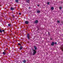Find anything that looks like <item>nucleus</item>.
Here are the masks:
<instances>
[{
	"label": "nucleus",
	"instance_id": "423d86ee",
	"mask_svg": "<svg viewBox=\"0 0 63 63\" xmlns=\"http://www.w3.org/2000/svg\"><path fill=\"white\" fill-rule=\"evenodd\" d=\"M38 22V21L37 20H36L35 22V23H37Z\"/></svg>",
	"mask_w": 63,
	"mask_h": 63
},
{
	"label": "nucleus",
	"instance_id": "dca6fc26",
	"mask_svg": "<svg viewBox=\"0 0 63 63\" xmlns=\"http://www.w3.org/2000/svg\"><path fill=\"white\" fill-rule=\"evenodd\" d=\"M12 16L14 18V17H15V16L14 15H12Z\"/></svg>",
	"mask_w": 63,
	"mask_h": 63
},
{
	"label": "nucleus",
	"instance_id": "393cba45",
	"mask_svg": "<svg viewBox=\"0 0 63 63\" xmlns=\"http://www.w3.org/2000/svg\"><path fill=\"white\" fill-rule=\"evenodd\" d=\"M19 14L20 15H21V13H19Z\"/></svg>",
	"mask_w": 63,
	"mask_h": 63
},
{
	"label": "nucleus",
	"instance_id": "aec40b11",
	"mask_svg": "<svg viewBox=\"0 0 63 63\" xmlns=\"http://www.w3.org/2000/svg\"><path fill=\"white\" fill-rule=\"evenodd\" d=\"M48 34L49 35H50V34H49V32H48Z\"/></svg>",
	"mask_w": 63,
	"mask_h": 63
},
{
	"label": "nucleus",
	"instance_id": "7c9ffc66",
	"mask_svg": "<svg viewBox=\"0 0 63 63\" xmlns=\"http://www.w3.org/2000/svg\"><path fill=\"white\" fill-rule=\"evenodd\" d=\"M0 30H1V29H0Z\"/></svg>",
	"mask_w": 63,
	"mask_h": 63
},
{
	"label": "nucleus",
	"instance_id": "6ab92c4d",
	"mask_svg": "<svg viewBox=\"0 0 63 63\" xmlns=\"http://www.w3.org/2000/svg\"><path fill=\"white\" fill-rule=\"evenodd\" d=\"M11 25L9 24H8V26H11Z\"/></svg>",
	"mask_w": 63,
	"mask_h": 63
},
{
	"label": "nucleus",
	"instance_id": "2f4dec72",
	"mask_svg": "<svg viewBox=\"0 0 63 63\" xmlns=\"http://www.w3.org/2000/svg\"><path fill=\"white\" fill-rule=\"evenodd\" d=\"M20 46H21L20 45Z\"/></svg>",
	"mask_w": 63,
	"mask_h": 63
},
{
	"label": "nucleus",
	"instance_id": "bb28decb",
	"mask_svg": "<svg viewBox=\"0 0 63 63\" xmlns=\"http://www.w3.org/2000/svg\"><path fill=\"white\" fill-rule=\"evenodd\" d=\"M30 7H29V9H30Z\"/></svg>",
	"mask_w": 63,
	"mask_h": 63
},
{
	"label": "nucleus",
	"instance_id": "20e7f679",
	"mask_svg": "<svg viewBox=\"0 0 63 63\" xmlns=\"http://www.w3.org/2000/svg\"><path fill=\"white\" fill-rule=\"evenodd\" d=\"M25 23L26 24H28L29 23L27 21H25Z\"/></svg>",
	"mask_w": 63,
	"mask_h": 63
},
{
	"label": "nucleus",
	"instance_id": "7ed1b4c3",
	"mask_svg": "<svg viewBox=\"0 0 63 63\" xmlns=\"http://www.w3.org/2000/svg\"><path fill=\"white\" fill-rule=\"evenodd\" d=\"M54 42H52L51 44V46H54Z\"/></svg>",
	"mask_w": 63,
	"mask_h": 63
},
{
	"label": "nucleus",
	"instance_id": "a211bd4d",
	"mask_svg": "<svg viewBox=\"0 0 63 63\" xmlns=\"http://www.w3.org/2000/svg\"><path fill=\"white\" fill-rule=\"evenodd\" d=\"M0 33H2V31L1 30H0Z\"/></svg>",
	"mask_w": 63,
	"mask_h": 63
},
{
	"label": "nucleus",
	"instance_id": "5701e85b",
	"mask_svg": "<svg viewBox=\"0 0 63 63\" xmlns=\"http://www.w3.org/2000/svg\"><path fill=\"white\" fill-rule=\"evenodd\" d=\"M2 32H4L5 31V30H2Z\"/></svg>",
	"mask_w": 63,
	"mask_h": 63
},
{
	"label": "nucleus",
	"instance_id": "f257e3e1",
	"mask_svg": "<svg viewBox=\"0 0 63 63\" xmlns=\"http://www.w3.org/2000/svg\"><path fill=\"white\" fill-rule=\"evenodd\" d=\"M32 51L33 52V54H32V55H34L35 54L37 53V51L36 50L33 49V48H32Z\"/></svg>",
	"mask_w": 63,
	"mask_h": 63
},
{
	"label": "nucleus",
	"instance_id": "f3484780",
	"mask_svg": "<svg viewBox=\"0 0 63 63\" xmlns=\"http://www.w3.org/2000/svg\"><path fill=\"white\" fill-rule=\"evenodd\" d=\"M57 22L58 23H60V21H57Z\"/></svg>",
	"mask_w": 63,
	"mask_h": 63
},
{
	"label": "nucleus",
	"instance_id": "f03ea898",
	"mask_svg": "<svg viewBox=\"0 0 63 63\" xmlns=\"http://www.w3.org/2000/svg\"><path fill=\"white\" fill-rule=\"evenodd\" d=\"M27 37H28V39H29V40H30V39L29 38V37H30V35H29V33H28L27 34Z\"/></svg>",
	"mask_w": 63,
	"mask_h": 63
},
{
	"label": "nucleus",
	"instance_id": "a878e982",
	"mask_svg": "<svg viewBox=\"0 0 63 63\" xmlns=\"http://www.w3.org/2000/svg\"><path fill=\"white\" fill-rule=\"evenodd\" d=\"M37 6L38 7H39V5H37Z\"/></svg>",
	"mask_w": 63,
	"mask_h": 63
},
{
	"label": "nucleus",
	"instance_id": "c756f323",
	"mask_svg": "<svg viewBox=\"0 0 63 63\" xmlns=\"http://www.w3.org/2000/svg\"><path fill=\"white\" fill-rule=\"evenodd\" d=\"M33 48V49H34V48Z\"/></svg>",
	"mask_w": 63,
	"mask_h": 63
},
{
	"label": "nucleus",
	"instance_id": "4468645a",
	"mask_svg": "<svg viewBox=\"0 0 63 63\" xmlns=\"http://www.w3.org/2000/svg\"><path fill=\"white\" fill-rule=\"evenodd\" d=\"M16 1L17 3L18 2V0H16Z\"/></svg>",
	"mask_w": 63,
	"mask_h": 63
},
{
	"label": "nucleus",
	"instance_id": "1a4fd4ad",
	"mask_svg": "<svg viewBox=\"0 0 63 63\" xmlns=\"http://www.w3.org/2000/svg\"><path fill=\"white\" fill-rule=\"evenodd\" d=\"M51 9L52 10H54V7H52L51 8Z\"/></svg>",
	"mask_w": 63,
	"mask_h": 63
},
{
	"label": "nucleus",
	"instance_id": "f8f14e48",
	"mask_svg": "<svg viewBox=\"0 0 63 63\" xmlns=\"http://www.w3.org/2000/svg\"><path fill=\"white\" fill-rule=\"evenodd\" d=\"M23 63H26V61L25 60H24L23 61Z\"/></svg>",
	"mask_w": 63,
	"mask_h": 63
},
{
	"label": "nucleus",
	"instance_id": "4be33fe9",
	"mask_svg": "<svg viewBox=\"0 0 63 63\" xmlns=\"http://www.w3.org/2000/svg\"><path fill=\"white\" fill-rule=\"evenodd\" d=\"M49 2H48V3H47V4H48V5H49Z\"/></svg>",
	"mask_w": 63,
	"mask_h": 63
},
{
	"label": "nucleus",
	"instance_id": "0eeeda50",
	"mask_svg": "<svg viewBox=\"0 0 63 63\" xmlns=\"http://www.w3.org/2000/svg\"><path fill=\"white\" fill-rule=\"evenodd\" d=\"M26 1L27 3H29L30 2V0H26Z\"/></svg>",
	"mask_w": 63,
	"mask_h": 63
},
{
	"label": "nucleus",
	"instance_id": "2eb2a0df",
	"mask_svg": "<svg viewBox=\"0 0 63 63\" xmlns=\"http://www.w3.org/2000/svg\"><path fill=\"white\" fill-rule=\"evenodd\" d=\"M59 9H60V10H61V9H62V7H59Z\"/></svg>",
	"mask_w": 63,
	"mask_h": 63
},
{
	"label": "nucleus",
	"instance_id": "cd10ccee",
	"mask_svg": "<svg viewBox=\"0 0 63 63\" xmlns=\"http://www.w3.org/2000/svg\"><path fill=\"white\" fill-rule=\"evenodd\" d=\"M6 49H8V48H6Z\"/></svg>",
	"mask_w": 63,
	"mask_h": 63
},
{
	"label": "nucleus",
	"instance_id": "9d476101",
	"mask_svg": "<svg viewBox=\"0 0 63 63\" xmlns=\"http://www.w3.org/2000/svg\"><path fill=\"white\" fill-rule=\"evenodd\" d=\"M6 52H3V55H5V54H6Z\"/></svg>",
	"mask_w": 63,
	"mask_h": 63
},
{
	"label": "nucleus",
	"instance_id": "ddd939ff",
	"mask_svg": "<svg viewBox=\"0 0 63 63\" xmlns=\"http://www.w3.org/2000/svg\"><path fill=\"white\" fill-rule=\"evenodd\" d=\"M22 47H21L20 48V50H21L22 49Z\"/></svg>",
	"mask_w": 63,
	"mask_h": 63
},
{
	"label": "nucleus",
	"instance_id": "6e6552de",
	"mask_svg": "<svg viewBox=\"0 0 63 63\" xmlns=\"http://www.w3.org/2000/svg\"><path fill=\"white\" fill-rule=\"evenodd\" d=\"M14 8H13L12 7L11 8V10H14Z\"/></svg>",
	"mask_w": 63,
	"mask_h": 63
},
{
	"label": "nucleus",
	"instance_id": "412c9836",
	"mask_svg": "<svg viewBox=\"0 0 63 63\" xmlns=\"http://www.w3.org/2000/svg\"><path fill=\"white\" fill-rule=\"evenodd\" d=\"M18 45H19V46H20L21 45V44L19 43H18Z\"/></svg>",
	"mask_w": 63,
	"mask_h": 63
},
{
	"label": "nucleus",
	"instance_id": "c85d7f7f",
	"mask_svg": "<svg viewBox=\"0 0 63 63\" xmlns=\"http://www.w3.org/2000/svg\"><path fill=\"white\" fill-rule=\"evenodd\" d=\"M0 6H1V5H0Z\"/></svg>",
	"mask_w": 63,
	"mask_h": 63
},
{
	"label": "nucleus",
	"instance_id": "b1692460",
	"mask_svg": "<svg viewBox=\"0 0 63 63\" xmlns=\"http://www.w3.org/2000/svg\"><path fill=\"white\" fill-rule=\"evenodd\" d=\"M55 45H56V44H57V43H56V42H55Z\"/></svg>",
	"mask_w": 63,
	"mask_h": 63
},
{
	"label": "nucleus",
	"instance_id": "39448f33",
	"mask_svg": "<svg viewBox=\"0 0 63 63\" xmlns=\"http://www.w3.org/2000/svg\"><path fill=\"white\" fill-rule=\"evenodd\" d=\"M34 48L35 49V50H36L37 48V47L35 46H34Z\"/></svg>",
	"mask_w": 63,
	"mask_h": 63
},
{
	"label": "nucleus",
	"instance_id": "9b49d317",
	"mask_svg": "<svg viewBox=\"0 0 63 63\" xmlns=\"http://www.w3.org/2000/svg\"><path fill=\"white\" fill-rule=\"evenodd\" d=\"M37 13H38V14H39L40 13V11L38 10L37 11Z\"/></svg>",
	"mask_w": 63,
	"mask_h": 63
}]
</instances>
